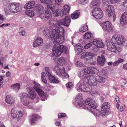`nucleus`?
Instances as JSON below:
<instances>
[{
    "mask_svg": "<svg viewBox=\"0 0 127 127\" xmlns=\"http://www.w3.org/2000/svg\"><path fill=\"white\" fill-rule=\"evenodd\" d=\"M119 0H110V2L112 4H114L116 2H119Z\"/></svg>",
    "mask_w": 127,
    "mask_h": 127,
    "instance_id": "63",
    "label": "nucleus"
},
{
    "mask_svg": "<svg viewBox=\"0 0 127 127\" xmlns=\"http://www.w3.org/2000/svg\"><path fill=\"white\" fill-rule=\"evenodd\" d=\"M61 76L63 78H67L68 77V75L65 72V68H63L61 71Z\"/></svg>",
    "mask_w": 127,
    "mask_h": 127,
    "instance_id": "37",
    "label": "nucleus"
},
{
    "mask_svg": "<svg viewBox=\"0 0 127 127\" xmlns=\"http://www.w3.org/2000/svg\"><path fill=\"white\" fill-rule=\"evenodd\" d=\"M38 15L39 17L42 19L44 18L45 16V14L43 13V11L38 12Z\"/></svg>",
    "mask_w": 127,
    "mask_h": 127,
    "instance_id": "51",
    "label": "nucleus"
},
{
    "mask_svg": "<svg viewBox=\"0 0 127 127\" xmlns=\"http://www.w3.org/2000/svg\"><path fill=\"white\" fill-rule=\"evenodd\" d=\"M38 116L36 114H33L31 115V118L30 119L31 123V125H33L35 123L37 119Z\"/></svg>",
    "mask_w": 127,
    "mask_h": 127,
    "instance_id": "34",
    "label": "nucleus"
},
{
    "mask_svg": "<svg viewBox=\"0 0 127 127\" xmlns=\"http://www.w3.org/2000/svg\"><path fill=\"white\" fill-rule=\"evenodd\" d=\"M53 69L56 74L58 75L60 77L61 74V69L57 66H55L53 68Z\"/></svg>",
    "mask_w": 127,
    "mask_h": 127,
    "instance_id": "32",
    "label": "nucleus"
},
{
    "mask_svg": "<svg viewBox=\"0 0 127 127\" xmlns=\"http://www.w3.org/2000/svg\"><path fill=\"white\" fill-rule=\"evenodd\" d=\"M20 99L23 104L25 106L30 105V103L28 99L27 94L25 93H23L20 95Z\"/></svg>",
    "mask_w": 127,
    "mask_h": 127,
    "instance_id": "14",
    "label": "nucleus"
},
{
    "mask_svg": "<svg viewBox=\"0 0 127 127\" xmlns=\"http://www.w3.org/2000/svg\"><path fill=\"white\" fill-rule=\"evenodd\" d=\"M120 21L122 25H124L127 23V12H124L122 14Z\"/></svg>",
    "mask_w": 127,
    "mask_h": 127,
    "instance_id": "19",
    "label": "nucleus"
},
{
    "mask_svg": "<svg viewBox=\"0 0 127 127\" xmlns=\"http://www.w3.org/2000/svg\"><path fill=\"white\" fill-rule=\"evenodd\" d=\"M84 54L85 55L86 57L89 58L91 61L94 58L93 54L91 52H84Z\"/></svg>",
    "mask_w": 127,
    "mask_h": 127,
    "instance_id": "40",
    "label": "nucleus"
},
{
    "mask_svg": "<svg viewBox=\"0 0 127 127\" xmlns=\"http://www.w3.org/2000/svg\"><path fill=\"white\" fill-rule=\"evenodd\" d=\"M10 0H3L2 1L4 5V7L6 6V5L9 2Z\"/></svg>",
    "mask_w": 127,
    "mask_h": 127,
    "instance_id": "55",
    "label": "nucleus"
},
{
    "mask_svg": "<svg viewBox=\"0 0 127 127\" xmlns=\"http://www.w3.org/2000/svg\"><path fill=\"white\" fill-rule=\"evenodd\" d=\"M75 51L78 54L81 53L83 49V46L79 43L75 45Z\"/></svg>",
    "mask_w": 127,
    "mask_h": 127,
    "instance_id": "28",
    "label": "nucleus"
},
{
    "mask_svg": "<svg viewBox=\"0 0 127 127\" xmlns=\"http://www.w3.org/2000/svg\"><path fill=\"white\" fill-rule=\"evenodd\" d=\"M70 9V6L67 5H65L63 7V8L60 12V16H63L68 13Z\"/></svg>",
    "mask_w": 127,
    "mask_h": 127,
    "instance_id": "17",
    "label": "nucleus"
},
{
    "mask_svg": "<svg viewBox=\"0 0 127 127\" xmlns=\"http://www.w3.org/2000/svg\"><path fill=\"white\" fill-rule=\"evenodd\" d=\"M84 60L87 62L88 63L94 65L95 64V62L92 61V60L91 61V60L90 59V58L89 57H86L84 58Z\"/></svg>",
    "mask_w": 127,
    "mask_h": 127,
    "instance_id": "47",
    "label": "nucleus"
},
{
    "mask_svg": "<svg viewBox=\"0 0 127 127\" xmlns=\"http://www.w3.org/2000/svg\"><path fill=\"white\" fill-rule=\"evenodd\" d=\"M45 17L46 19L49 20L52 17V14L51 12L48 9H46L45 12Z\"/></svg>",
    "mask_w": 127,
    "mask_h": 127,
    "instance_id": "30",
    "label": "nucleus"
},
{
    "mask_svg": "<svg viewBox=\"0 0 127 127\" xmlns=\"http://www.w3.org/2000/svg\"><path fill=\"white\" fill-rule=\"evenodd\" d=\"M65 19H61L62 25H64L66 27L69 26L71 22L70 18L69 16H65Z\"/></svg>",
    "mask_w": 127,
    "mask_h": 127,
    "instance_id": "18",
    "label": "nucleus"
},
{
    "mask_svg": "<svg viewBox=\"0 0 127 127\" xmlns=\"http://www.w3.org/2000/svg\"><path fill=\"white\" fill-rule=\"evenodd\" d=\"M64 31L63 28L61 27H59L55 28L52 31V33L51 35V38H54L56 36L58 37L60 36L61 33L62 35L64 36Z\"/></svg>",
    "mask_w": 127,
    "mask_h": 127,
    "instance_id": "7",
    "label": "nucleus"
},
{
    "mask_svg": "<svg viewBox=\"0 0 127 127\" xmlns=\"http://www.w3.org/2000/svg\"><path fill=\"white\" fill-rule=\"evenodd\" d=\"M85 104L89 106L87 107V109L89 110L95 117H100V113L99 111L96 108L97 105L95 101L92 99L87 98L85 101Z\"/></svg>",
    "mask_w": 127,
    "mask_h": 127,
    "instance_id": "3",
    "label": "nucleus"
},
{
    "mask_svg": "<svg viewBox=\"0 0 127 127\" xmlns=\"http://www.w3.org/2000/svg\"><path fill=\"white\" fill-rule=\"evenodd\" d=\"M97 64L99 65L103 66L106 61L104 56L101 55V57L98 56L97 60Z\"/></svg>",
    "mask_w": 127,
    "mask_h": 127,
    "instance_id": "22",
    "label": "nucleus"
},
{
    "mask_svg": "<svg viewBox=\"0 0 127 127\" xmlns=\"http://www.w3.org/2000/svg\"><path fill=\"white\" fill-rule=\"evenodd\" d=\"M35 3L34 1H29L25 4L24 8L26 9L32 8L34 7Z\"/></svg>",
    "mask_w": 127,
    "mask_h": 127,
    "instance_id": "24",
    "label": "nucleus"
},
{
    "mask_svg": "<svg viewBox=\"0 0 127 127\" xmlns=\"http://www.w3.org/2000/svg\"><path fill=\"white\" fill-rule=\"evenodd\" d=\"M5 102L8 104H12L15 101L14 98L10 95H7L5 97Z\"/></svg>",
    "mask_w": 127,
    "mask_h": 127,
    "instance_id": "23",
    "label": "nucleus"
},
{
    "mask_svg": "<svg viewBox=\"0 0 127 127\" xmlns=\"http://www.w3.org/2000/svg\"><path fill=\"white\" fill-rule=\"evenodd\" d=\"M48 7L49 8V9L52 10L53 11V10H54L55 9V8L54 6V5L52 4V2L48 4L47 5Z\"/></svg>",
    "mask_w": 127,
    "mask_h": 127,
    "instance_id": "49",
    "label": "nucleus"
},
{
    "mask_svg": "<svg viewBox=\"0 0 127 127\" xmlns=\"http://www.w3.org/2000/svg\"><path fill=\"white\" fill-rule=\"evenodd\" d=\"M72 85V83L70 82L66 84V86L69 88H71Z\"/></svg>",
    "mask_w": 127,
    "mask_h": 127,
    "instance_id": "60",
    "label": "nucleus"
},
{
    "mask_svg": "<svg viewBox=\"0 0 127 127\" xmlns=\"http://www.w3.org/2000/svg\"><path fill=\"white\" fill-rule=\"evenodd\" d=\"M103 3L105 5H107L108 4V0H102Z\"/></svg>",
    "mask_w": 127,
    "mask_h": 127,
    "instance_id": "62",
    "label": "nucleus"
},
{
    "mask_svg": "<svg viewBox=\"0 0 127 127\" xmlns=\"http://www.w3.org/2000/svg\"><path fill=\"white\" fill-rule=\"evenodd\" d=\"M80 14V12L79 11H75L71 14V18L73 20L77 19L78 18Z\"/></svg>",
    "mask_w": 127,
    "mask_h": 127,
    "instance_id": "33",
    "label": "nucleus"
},
{
    "mask_svg": "<svg viewBox=\"0 0 127 127\" xmlns=\"http://www.w3.org/2000/svg\"><path fill=\"white\" fill-rule=\"evenodd\" d=\"M61 19L59 21L55 20L54 26H58L60 25H62V24H61Z\"/></svg>",
    "mask_w": 127,
    "mask_h": 127,
    "instance_id": "50",
    "label": "nucleus"
},
{
    "mask_svg": "<svg viewBox=\"0 0 127 127\" xmlns=\"http://www.w3.org/2000/svg\"><path fill=\"white\" fill-rule=\"evenodd\" d=\"M4 11L6 15L10 14L11 13H15L21 11L22 9V6L17 2H11L8 5V8L6 9V6L4 7Z\"/></svg>",
    "mask_w": 127,
    "mask_h": 127,
    "instance_id": "4",
    "label": "nucleus"
},
{
    "mask_svg": "<svg viewBox=\"0 0 127 127\" xmlns=\"http://www.w3.org/2000/svg\"><path fill=\"white\" fill-rule=\"evenodd\" d=\"M125 40V39L123 36H118L117 35H114L111 39L112 43L109 41L107 42V49L109 50L116 53L118 52H120L121 49L119 47L116 46V45H124Z\"/></svg>",
    "mask_w": 127,
    "mask_h": 127,
    "instance_id": "1",
    "label": "nucleus"
},
{
    "mask_svg": "<svg viewBox=\"0 0 127 127\" xmlns=\"http://www.w3.org/2000/svg\"><path fill=\"white\" fill-rule=\"evenodd\" d=\"M75 65L77 66H83V64L79 61H77L75 63Z\"/></svg>",
    "mask_w": 127,
    "mask_h": 127,
    "instance_id": "56",
    "label": "nucleus"
},
{
    "mask_svg": "<svg viewBox=\"0 0 127 127\" xmlns=\"http://www.w3.org/2000/svg\"><path fill=\"white\" fill-rule=\"evenodd\" d=\"M40 30L42 31L44 35L45 36H47L50 34L49 30L47 28H41Z\"/></svg>",
    "mask_w": 127,
    "mask_h": 127,
    "instance_id": "36",
    "label": "nucleus"
},
{
    "mask_svg": "<svg viewBox=\"0 0 127 127\" xmlns=\"http://www.w3.org/2000/svg\"><path fill=\"white\" fill-rule=\"evenodd\" d=\"M93 35L91 32H88L85 33L84 35V39H88L91 38Z\"/></svg>",
    "mask_w": 127,
    "mask_h": 127,
    "instance_id": "43",
    "label": "nucleus"
},
{
    "mask_svg": "<svg viewBox=\"0 0 127 127\" xmlns=\"http://www.w3.org/2000/svg\"><path fill=\"white\" fill-rule=\"evenodd\" d=\"M101 26L103 30L107 32L111 33L113 31V28L112 25L108 21H106L102 23Z\"/></svg>",
    "mask_w": 127,
    "mask_h": 127,
    "instance_id": "9",
    "label": "nucleus"
},
{
    "mask_svg": "<svg viewBox=\"0 0 127 127\" xmlns=\"http://www.w3.org/2000/svg\"><path fill=\"white\" fill-rule=\"evenodd\" d=\"M57 64H58L62 65L65 64V60L64 58L61 57L59 58L58 60Z\"/></svg>",
    "mask_w": 127,
    "mask_h": 127,
    "instance_id": "35",
    "label": "nucleus"
},
{
    "mask_svg": "<svg viewBox=\"0 0 127 127\" xmlns=\"http://www.w3.org/2000/svg\"><path fill=\"white\" fill-rule=\"evenodd\" d=\"M54 20L53 19L50 20L49 22V24L52 26H54Z\"/></svg>",
    "mask_w": 127,
    "mask_h": 127,
    "instance_id": "58",
    "label": "nucleus"
},
{
    "mask_svg": "<svg viewBox=\"0 0 127 127\" xmlns=\"http://www.w3.org/2000/svg\"><path fill=\"white\" fill-rule=\"evenodd\" d=\"M90 42L99 48H103L104 46V44L100 39H93Z\"/></svg>",
    "mask_w": 127,
    "mask_h": 127,
    "instance_id": "15",
    "label": "nucleus"
},
{
    "mask_svg": "<svg viewBox=\"0 0 127 127\" xmlns=\"http://www.w3.org/2000/svg\"><path fill=\"white\" fill-rule=\"evenodd\" d=\"M4 16L3 15L0 14V24L2 23L3 21L4 20Z\"/></svg>",
    "mask_w": 127,
    "mask_h": 127,
    "instance_id": "54",
    "label": "nucleus"
},
{
    "mask_svg": "<svg viewBox=\"0 0 127 127\" xmlns=\"http://www.w3.org/2000/svg\"><path fill=\"white\" fill-rule=\"evenodd\" d=\"M11 115L12 117L15 118L17 121H19L22 118L23 113L22 111H19L17 112L15 110V108H13L11 110Z\"/></svg>",
    "mask_w": 127,
    "mask_h": 127,
    "instance_id": "10",
    "label": "nucleus"
},
{
    "mask_svg": "<svg viewBox=\"0 0 127 127\" xmlns=\"http://www.w3.org/2000/svg\"><path fill=\"white\" fill-rule=\"evenodd\" d=\"M76 89L79 92L81 91L84 92H89L92 90V87L91 86L89 85L84 79L83 80H80L76 85Z\"/></svg>",
    "mask_w": 127,
    "mask_h": 127,
    "instance_id": "5",
    "label": "nucleus"
},
{
    "mask_svg": "<svg viewBox=\"0 0 127 127\" xmlns=\"http://www.w3.org/2000/svg\"><path fill=\"white\" fill-rule=\"evenodd\" d=\"M124 61V60L121 58H119L117 61L114 62L113 64V66H116L118 65L119 64L122 62Z\"/></svg>",
    "mask_w": 127,
    "mask_h": 127,
    "instance_id": "44",
    "label": "nucleus"
},
{
    "mask_svg": "<svg viewBox=\"0 0 127 127\" xmlns=\"http://www.w3.org/2000/svg\"><path fill=\"white\" fill-rule=\"evenodd\" d=\"M45 69L47 75L49 77L50 76L52 75V72L50 71L49 68L46 67L45 68Z\"/></svg>",
    "mask_w": 127,
    "mask_h": 127,
    "instance_id": "48",
    "label": "nucleus"
},
{
    "mask_svg": "<svg viewBox=\"0 0 127 127\" xmlns=\"http://www.w3.org/2000/svg\"><path fill=\"white\" fill-rule=\"evenodd\" d=\"M106 9L108 14L109 16L113 17V21L114 22L115 20L116 15L115 14V12L113 7L110 5H108L106 7Z\"/></svg>",
    "mask_w": 127,
    "mask_h": 127,
    "instance_id": "13",
    "label": "nucleus"
},
{
    "mask_svg": "<svg viewBox=\"0 0 127 127\" xmlns=\"http://www.w3.org/2000/svg\"><path fill=\"white\" fill-rule=\"evenodd\" d=\"M43 43V39L41 37H38L34 42L33 44V47H36Z\"/></svg>",
    "mask_w": 127,
    "mask_h": 127,
    "instance_id": "25",
    "label": "nucleus"
},
{
    "mask_svg": "<svg viewBox=\"0 0 127 127\" xmlns=\"http://www.w3.org/2000/svg\"><path fill=\"white\" fill-rule=\"evenodd\" d=\"M20 85L19 83L15 84L12 85L11 87L15 91H17L20 88Z\"/></svg>",
    "mask_w": 127,
    "mask_h": 127,
    "instance_id": "41",
    "label": "nucleus"
},
{
    "mask_svg": "<svg viewBox=\"0 0 127 127\" xmlns=\"http://www.w3.org/2000/svg\"><path fill=\"white\" fill-rule=\"evenodd\" d=\"M64 36L62 35L59 36L58 37L56 36L54 38H53L54 40V41L55 43L57 44H60L62 43L64 41Z\"/></svg>",
    "mask_w": 127,
    "mask_h": 127,
    "instance_id": "21",
    "label": "nucleus"
},
{
    "mask_svg": "<svg viewBox=\"0 0 127 127\" xmlns=\"http://www.w3.org/2000/svg\"><path fill=\"white\" fill-rule=\"evenodd\" d=\"M27 92V97L30 99H33L36 97V94L34 90L32 88L29 87L26 89Z\"/></svg>",
    "mask_w": 127,
    "mask_h": 127,
    "instance_id": "12",
    "label": "nucleus"
},
{
    "mask_svg": "<svg viewBox=\"0 0 127 127\" xmlns=\"http://www.w3.org/2000/svg\"><path fill=\"white\" fill-rule=\"evenodd\" d=\"M102 72L103 73H101V74L102 76H98L97 77L98 82L101 83H104L105 80L106 78V77H105L107 75L105 70H102ZM85 80L86 81V82L88 85L89 84V85L96 86L97 85V81L96 80V78L93 76H88Z\"/></svg>",
    "mask_w": 127,
    "mask_h": 127,
    "instance_id": "2",
    "label": "nucleus"
},
{
    "mask_svg": "<svg viewBox=\"0 0 127 127\" xmlns=\"http://www.w3.org/2000/svg\"><path fill=\"white\" fill-rule=\"evenodd\" d=\"M63 1V0H55V4L59 5Z\"/></svg>",
    "mask_w": 127,
    "mask_h": 127,
    "instance_id": "57",
    "label": "nucleus"
},
{
    "mask_svg": "<svg viewBox=\"0 0 127 127\" xmlns=\"http://www.w3.org/2000/svg\"><path fill=\"white\" fill-rule=\"evenodd\" d=\"M83 100L82 94H79L77 95L74 100L73 103L74 104H75L79 101H82Z\"/></svg>",
    "mask_w": 127,
    "mask_h": 127,
    "instance_id": "29",
    "label": "nucleus"
},
{
    "mask_svg": "<svg viewBox=\"0 0 127 127\" xmlns=\"http://www.w3.org/2000/svg\"><path fill=\"white\" fill-rule=\"evenodd\" d=\"M88 30V27L86 24L83 25L79 29L80 32H85Z\"/></svg>",
    "mask_w": 127,
    "mask_h": 127,
    "instance_id": "42",
    "label": "nucleus"
},
{
    "mask_svg": "<svg viewBox=\"0 0 127 127\" xmlns=\"http://www.w3.org/2000/svg\"><path fill=\"white\" fill-rule=\"evenodd\" d=\"M92 15L95 18L100 19L102 17L103 13L100 8L96 7L94 8L92 11Z\"/></svg>",
    "mask_w": 127,
    "mask_h": 127,
    "instance_id": "8",
    "label": "nucleus"
},
{
    "mask_svg": "<svg viewBox=\"0 0 127 127\" xmlns=\"http://www.w3.org/2000/svg\"><path fill=\"white\" fill-rule=\"evenodd\" d=\"M34 9L39 12L44 10V7L41 5L38 4L35 5Z\"/></svg>",
    "mask_w": 127,
    "mask_h": 127,
    "instance_id": "31",
    "label": "nucleus"
},
{
    "mask_svg": "<svg viewBox=\"0 0 127 127\" xmlns=\"http://www.w3.org/2000/svg\"><path fill=\"white\" fill-rule=\"evenodd\" d=\"M60 10V9L57 8L56 10H53V12L54 16L57 17L59 15V13Z\"/></svg>",
    "mask_w": 127,
    "mask_h": 127,
    "instance_id": "45",
    "label": "nucleus"
},
{
    "mask_svg": "<svg viewBox=\"0 0 127 127\" xmlns=\"http://www.w3.org/2000/svg\"><path fill=\"white\" fill-rule=\"evenodd\" d=\"M110 107V104L109 102H105L104 103L101 107V111L99 112L100 115L102 116H106L108 114V110Z\"/></svg>",
    "mask_w": 127,
    "mask_h": 127,
    "instance_id": "11",
    "label": "nucleus"
},
{
    "mask_svg": "<svg viewBox=\"0 0 127 127\" xmlns=\"http://www.w3.org/2000/svg\"><path fill=\"white\" fill-rule=\"evenodd\" d=\"M48 79L49 81L51 83H57L60 82L59 79L56 78L53 75L50 76Z\"/></svg>",
    "mask_w": 127,
    "mask_h": 127,
    "instance_id": "26",
    "label": "nucleus"
},
{
    "mask_svg": "<svg viewBox=\"0 0 127 127\" xmlns=\"http://www.w3.org/2000/svg\"><path fill=\"white\" fill-rule=\"evenodd\" d=\"M66 115V114L65 113H60L58 114V118H61L62 117H64Z\"/></svg>",
    "mask_w": 127,
    "mask_h": 127,
    "instance_id": "53",
    "label": "nucleus"
},
{
    "mask_svg": "<svg viewBox=\"0 0 127 127\" xmlns=\"http://www.w3.org/2000/svg\"><path fill=\"white\" fill-rule=\"evenodd\" d=\"M89 74H95L98 72L97 69L94 67H89L87 68Z\"/></svg>",
    "mask_w": 127,
    "mask_h": 127,
    "instance_id": "27",
    "label": "nucleus"
},
{
    "mask_svg": "<svg viewBox=\"0 0 127 127\" xmlns=\"http://www.w3.org/2000/svg\"><path fill=\"white\" fill-rule=\"evenodd\" d=\"M26 14L28 16L31 17H32L35 15L34 12L33 11L31 10H29L25 11Z\"/></svg>",
    "mask_w": 127,
    "mask_h": 127,
    "instance_id": "39",
    "label": "nucleus"
},
{
    "mask_svg": "<svg viewBox=\"0 0 127 127\" xmlns=\"http://www.w3.org/2000/svg\"><path fill=\"white\" fill-rule=\"evenodd\" d=\"M101 53L102 54L101 55L103 56V55H106V51L104 50H102L101 51Z\"/></svg>",
    "mask_w": 127,
    "mask_h": 127,
    "instance_id": "64",
    "label": "nucleus"
},
{
    "mask_svg": "<svg viewBox=\"0 0 127 127\" xmlns=\"http://www.w3.org/2000/svg\"><path fill=\"white\" fill-rule=\"evenodd\" d=\"M89 74L87 68H85L81 71L78 72V76L81 78L82 80L85 79L88 76V75Z\"/></svg>",
    "mask_w": 127,
    "mask_h": 127,
    "instance_id": "16",
    "label": "nucleus"
},
{
    "mask_svg": "<svg viewBox=\"0 0 127 127\" xmlns=\"http://www.w3.org/2000/svg\"><path fill=\"white\" fill-rule=\"evenodd\" d=\"M38 95L42 97L41 100L42 101H44L47 98L48 95L44 93V92L41 89H39L36 91Z\"/></svg>",
    "mask_w": 127,
    "mask_h": 127,
    "instance_id": "20",
    "label": "nucleus"
},
{
    "mask_svg": "<svg viewBox=\"0 0 127 127\" xmlns=\"http://www.w3.org/2000/svg\"><path fill=\"white\" fill-rule=\"evenodd\" d=\"M33 83L34 85L33 86V88L36 91H37V90H38L40 89V85L38 83L34 81L33 82Z\"/></svg>",
    "mask_w": 127,
    "mask_h": 127,
    "instance_id": "46",
    "label": "nucleus"
},
{
    "mask_svg": "<svg viewBox=\"0 0 127 127\" xmlns=\"http://www.w3.org/2000/svg\"><path fill=\"white\" fill-rule=\"evenodd\" d=\"M100 4V1L99 0H92L90 4L91 7L92 6H97Z\"/></svg>",
    "mask_w": 127,
    "mask_h": 127,
    "instance_id": "38",
    "label": "nucleus"
},
{
    "mask_svg": "<svg viewBox=\"0 0 127 127\" xmlns=\"http://www.w3.org/2000/svg\"><path fill=\"white\" fill-rule=\"evenodd\" d=\"M88 1V0H81V4H85L87 3Z\"/></svg>",
    "mask_w": 127,
    "mask_h": 127,
    "instance_id": "59",
    "label": "nucleus"
},
{
    "mask_svg": "<svg viewBox=\"0 0 127 127\" xmlns=\"http://www.w3.org/2000/svg\"><path fill=\"white\" fill-rule=\"evenodd\" d=\"M92 46V44L90 43H89L86 44L84 46L85 48L86 49H88Z\"/></svg>",
    "mask_w": 127,
    "mask_h": 127,
    "instance_id": "61",
    "label": "nucleus"
},
{
    "mask_svg": "<svg viewBox=\"0 0 127 127\" xmlns=\"http://www.w3.org/2000/svg\"><path fill=\"white\" fill-rule=\"evenodd\" d=\"M77 103L79 106L83 108H84L85 107V105L84 104V102L83 101V100L82 101H79Z\"/></svg>",
    "mask_w": 127,
    "mask_h": 127,
    "instance_id": "52",
    "label": "nucleus"
},
{
    "mask_svg": "<svg viewBox=\"0 0 127 127\" xmlns=\"http://www.w3.org/2000/svg\"><path fill=\"white\" fill-rule=\"evenodd\" d=\"M56 47H54L52 49L53 56L58 57L61 55L62 53H65L68 52L67 48L63 45H60Z\"/></svg>",
    "mask_w": 127,
    "mask_h": 127,
    "instance_id": "6",
    "label": "nucleus"
}]
</instances>
